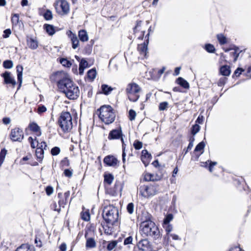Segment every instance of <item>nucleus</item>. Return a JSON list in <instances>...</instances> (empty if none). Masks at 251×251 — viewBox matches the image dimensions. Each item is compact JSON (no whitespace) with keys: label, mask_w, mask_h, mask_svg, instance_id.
I'll return each instance as SVG.
<instances>
[{"label":"nucleus","mask_w":251,"mask_h":251,"mask_svg":"<svg viewBox=\"0 0 251 251\" xmlns=\"http://www.w3.org/2000/svg\"><path fill=\"white\" fill-rule=\"evenodd\" d=\"M28 127L31 131L33 132L36 136H40L41 134V130L40 126L35 122L30 123Z\"/></svg>","instance_id":"obj_15"},{"label":"nucleus","mask_w":251,"mask_h":251,"mask_svg":"<svg viewBox=\"0 0 251 251\" xmlns=\"http://www.w3.org/2000/svg\"><path fill=\"white\" fill-rule=\"evenodd\" d=\"M67 34L69 37L71 39L72 43V47L74 49H76L79 45V41L77 39L76 35L73 33L71 31L69 30L67 31Z\"/></svg>","instance_id":"obj_14"},{"label":"nucleus","mask_w":251,"mask_h":251,"mask_svg":"<svg viewBox=\"0 0 251 251\" xmlns=\"http://www.w3.org/2000/svg\"><path fill=\"white\" fill-rule=\"evenodd\" d=\"M151 158V155L150 154L147 150H143L142 151L141 159L145 166H147L149 163L148 159Z\"/></svg>","instance_id":"obj_18"},{"label":"nucleus","mask_w":251,"mask_h":251,"mask_svg":"<svg viewBox=\"0 0 251 251\" xmlns=\"http://www.w3.org/2000/svg\"><path fill=\"white\" fill-rule=\"evenodd\" d=\"M96 246L95 240L92 238L87 239L86 243V247L87 248H93Z\"/></svg>","instance_id":"obj_27"},{"label":"nucleus","mask_w":251,"mask_h":251,"mask_svg":"<svg viewBox=\"0 0 251 251\" xmlns=\"http://www.w3.org/2000/svg\"><path fill=\"white\" fill-rule=\"evenodd\" d=\"M58 123L64 132L70 131L73 127L72 118L69 112H62Z\"/></svg>","instance_id":"obj_6"},{"label":"nucleus","mask_w":251,"mask_h":251,"mask_svg":"<svg viewBox=\"0 0 251 251\" xmlns=\"http://www.w3.org/2000/svg\"><path fill=\"white\" fill-rule=\"evenodd\" d=\"M52 81L57 84L58 89L64 93L69 99H76L79 95L78 87L70 79L69 75L64 72H57L50 77Z\"/></svg>","instance_id":"obj_1"},{"label":"nucleus","mask_w":251,"mask_h":251,"mask_svg":"<svg viewBox=\"0 0 251 251\" xmlns=\"http://www.w3.org/2000/svg\"><path fill=\"white\" fill-rule=\"evenodd\" d=\"M10 138L12 141L21 142L24 138L23 130L19 128H15L11 130Z\"/></svg>","instance_id":"obj_9"},{"label":"nucleus","mask_w":251,"mask_h":251,"mask_svg":"<svg viewBox=\"0 0 251 251\" xmlns=\"http://www.w3.org/2000/svg\"><path fill=\"white\" fill-rule=\"evenodd\" d=\"M203 119H204V117H203V116L200 115L198 117V118H197L196 122L198 123V124H201L202 123V122H203Z\"/></svg>","instance_id":"obj_64"},{"label":"nucleus","mask_w":251,"mask_h":251,"mask_svg":"<svg viewBox=\"0 0 251 251\" xmlns=\"http://www.w3.org/2000/svg\"><path fill=\"white\" fill-rule=\"evenodd\" d=\"M7 151L6 149H3L0 152V167L3 164Z\"/></svg>","instance_id":"obj_32"},{"label":"nucleus","mask_w":251,"mask_h":251,"mask_svg":"<svg viewBox=\"0 0 251 251\" xmlns=\"http://www.w3.org/2000/svg\"><path fill=\"white\" fill-rule=\"evenodd\" d=\"M217 38L220 44L222 45H225L227 42V38L223 34H218Z\"/></svg>","instance_id":"obj_28"},{"label":"nucleus","mask_w":251,"mask_h":251,"mask_svg":"<svg viewBox=\"0 0 251 251\" xmlns=\"http://www.w3.org/2000/svg\"><path fill=\"white\" fill-rule=\"evenodd\" d=\"M27 44L28 47L32 50H35L38 47V41L32 38H30L27 40Z\"/></svg>","instance_id":"obj_19"},{"label":"nucleus","mask_w":251,"mask_h":251,"mask_svg":"<svg viewBox=\"0 0 251 251\" xmlns=\"http://www.w3.org/2000/svg\"><path fill=\"white\" fill-rule=\"evenodd\" d=\"M163 227L165 229L166 232L165 239L167 241H169L170 239V234L173 229V226L171 224H163Z\"/></svg>","instance_id":"obj_21"},{"label":"nucleus","mask_w":251,"mask_h":251,"mask_svg":"<svg viewBox=\"0 0 251 251\" xmlns=\"http://www.w3.org/2000/svg\"><path fill=\"white\" fill-rule=\"evenodd\" d=\"M108 138L109 140H114L121 138V140H122V139L123 138H122V132L121 128L119 129H113L111 130L108 135Z\"/></svg>","instance_id":"obj_11"},{"label":"nucleus","mask_w":251,"mask_h":251,"mask_svg":"<svg viewBox=\"0 0 251 251\" xmlns=\"http://www.w3.org/2000/svg\"><path fill=\"white\" fill-rule=\"evenodd\" d=\"M57 12L61 15H67L70 12V5L65 0H58L54 3Z\"/></svg>","instance_id":"obj_7"},{"label":"nucleus","mask_w":251,"mask_h":251,"mask_svg":"<svg viewBox=\"0 0 251 251\" xmlns=\"http://www.w3.org/2000/svg\"><path fill=\"white\" fill-rule=\"evenodd\" d=\"M104 163L107 165L112 167H116L119 163L118 160L113 156L108 155L106 156L103 160Z\"/></svg>","instance_id":"obj_13"},{"label":"nucleus","mask_w":251,"mask_h":251,"mask_svg":"<svg viewBox=\"0 0 251 251\" xmlns=\"http://www.w3.org/2000/svg\"><path fill=\"white\" fill-rule=\"evenodd\" d=\"M37 148L42 149L43 151L44 150H46V148H47V145L46 142H41L39 143L38 141H37Z\"/></svg>","instance_id":"obj_47"},{"label":"nucleus","mask_w":251,"mask_h":251,"mask_svg":"<svg viewBox=\"0 0 251 251\" xmlns=\"http://www.w3.org/2000/svg\"><path fill=\"white\" fill-rule=\"evenodd\" d=\"M64 174L66 176L71 177L73 175L72 170L70 169H65L64 171Z\"/></svg>","instance_id":"obj_55"},{"label":"nucleus","mask_w":251,"mask_h":251,"mask_svg":"<svg viewBox=\"0 0 251 251\" xmlns=\"http://www.w3.org/2000/svg\"><path fill=\"white\" fill-rule=\"evenodd\" d=\"M44 151L42 149L37 148L35 153L37 158V160L39 162L42 160L44 157Z\"/></svg>","instance_id":"obj_29"},{"label":"nucleus","mask_w":251,"mask_h":251,"mask_svg":"<svg viewBox=\"0 0 251 251\" xmlns=\"http://www.w3.org/2000/svg\"><path fill=\"white\" fill-rule=\"evenodd\" d=\"M61 163L63 166H69L70 162L67 158H65L62 161Z\"/></svg>","instance_id":"obj_60"},{"label":"nucleus","mask_w":251,"mask_h":251,"mask_svg":"<svg viewBox=\"0 0 251 251\" xmlns=\"http://www.w3.org/2000/svg\"><path fill=\"white\" fill-rule=\"evenodd\" d=\"M46 192L47 194L50 196L53 193V188L50 186H48L46 189Z\"/></svg>","instance_id":"obj_59"},{"label":"nucleus","mask_w":251,"mask_h":251,"mask_svg":"<svg viewBox=\"0 0 251 251\" xmlns=\"http://www.w3.org/2000/svg\"><path fill=\"white\" fill-rule=\"evenodd\" d=\"M123 188V184L122 182L117 181L114 185V190L112 193L113 196L117 195L120 194L121 195V192Z\"/></svg>","instance_id":"obj_16"},{"label":"nucleus","mask_w":251,"mask_h":251,"mask_svg":"<svg viewBox=\"0 0 251 251\" xmlns=\"http://www.w3.org/2000/svg\"><path fill=\"white\" fill-rule=\"evenodd\" d=\"M102 217L106 223L112 226L118 221L119 211L118 209L112 205H109L104 207Z\"/></svg>","instance_id":"obj_3"},{"label":"nucleus","mask_w":251,"mask_h":251,"mask_svg":"<svg viewBox=\"0 0 251 251\" xmlns=\"http://www.w3.org/2000/svg\"><path fill=\"white\" fill-rule=\"evenodd\" d=\"M133 240V238L131 236H129L127 238H126L124 240V245H127L128 244H130L132 243Z\"/></svg>","instance_id":"obj_56"},{"label":"nucleus","mask_w":251,"mask_h":251,"mask_svg":"<svg viewBox=\"0 0 251 251\" xmlns=\"http://www.w3.org/2000/svg\"><path fill=\"white\" fill-rule=\"evenodd\" d=\"M220 74L224 76H228L230 74V69L229 66L224 65L220 68Z\"/></svg>","instance_id":"obj_23"},{"label":"nucleus","mask_w":251,"mask_h":251,"mask_svg":"<svg viewBox=\"0 0 251 251\" xmlns=\"http://www.w3.org/2000/svg\"><path fill=\"white\" fill-rule=\"evenodd\" d=\"M240 51L238 48H235L234 50L230 53V55L234 57V61L235 62L239 56Z\"/></svg>","instance_id":"obj_35"},{"label":"nucleus","mask_w":251,"mask_h":251,"mask_svg":"<svg viewBox=\"0 0 251 251\" xmlns=\"http://www.w3.org/2000/svg\"><path fill=\"white\" fill-rule=\"evenodd\" d=\"M148 41L144 42L143 44L138 45V50L143 56L145 57L147 54Z\"/></svg>","instance_id":"obj_17"},{"label":"nucleus","mask_w":251,"mask_h":251,"mask_svg":"<svg viewBox=\"0 0 251 251\" xmlns=\"http://www.w3.org/2000/svg\"><path fill=\"white\" fill-rule=\"evenodd\" d=\"M226 77L221 78L218 82V86H222L223 85H224L226 83Z\"/></svg>","instance_id":"obj_57"},{"label":"nucleus","mask_w":251,"mask_h":251,"mask_svg":"<svg viewBox=\"0 0 251 251\" xmlns=\"http://www.w3.org/2000/svg\"><path fill=\"white\" fill-rule=\"evenodd\" d=\"M122 147H123V153H122V160L124 163L126 162V154L125 152V148H126V145L124 143V141L123 139H122Z\"/></svg>","instance_id":"obj_46"},{"label":"nucleus","mask_w":251,"mask_h":251,"mask_svg":"<svg viewBox=\"0 0 251 251\" xmlns=\"http://www.w3.org/2000/svg\"><path fill=\"white\" fill-rule=\"evenodd\" d=\"M51 208L53 209L54 211H56L59 212L60 211V208L58 206L57 203L56 202H53L52 204L51 205Z\"/></svg>","instance_id":"obj_58"},{"label":"nucleus","mask_w":251,"mask_h":251,"mask_svg":"<svg viewBox=\"0 0 251 251\" xmlns=\"http://www.w3.org/2000/svg\"><path fill=\"white\" fill-rule=\"evenodd\" d=\"M138 248L141 251H152V248L150 242L147 239L140 241L138 245Z\"/></svg>","instance_id":"obj_10"},{"label":"nucleus","mask_w":251,"mask_h":251,"mask_svg":"<svg viewBox=\"0 0 251 251\" xmlns=\"http://www.w3.org/2000/svg\"><path fill=\"white\" fill-rule=\"evenodd\" d=\"M205 49L207 52L210 53H213L215 50L214 46L210 44H206L205 46Z\"/></svg>","instance_id":"obj_39"},{"label":"nucleus","mask_w":251,"mask_h":251,"mask_svg":"<svg viewBox=\"0 0 251 251\" xmlns=\"http://www.w3.org/2000/svg\"><path fill=\"white\" fill-rule=\"evenodd\" d=\"M141 91V87L137 84L133 82L128 84L126 89V94L128 100L132 102L138 100Z\"/></svg>","instance_id":"obj_5"},{"label":"nucleus","mask_w":251,"mask_h":251,"mask_svg":"<svg viewBox=\"0 0 251 251\" xmlns=\"http://www.w3.org/2000/svg\"><path fill=\"white\" fill-rule=\"evenodd\" d=\"M97 73L96 71L94 69H92L90 70L87 72V76L89 79H90L91 81L93 80L96 76Z\"/></svg>","instance_id":"obj_30"},{"label":"nucleus","mask_w":251,"mask_h":251,"mask_svg":"<svg viewBox=\"0 0 251 251\" xmlns=\"http://www.w3.org/2000/svg\"><path fill=\"white\" fill-rule=\"evenodd\" d=\"M142 143L138 140L135 141L133 146L136 150H140L142 148Z\"/></svg>","instance_id":"obj_48"},{"label":"nucleus","mask_w":251,"mask_h":251,"mask_svg":"<svg viewBox=\"0 0 251 251\" xmlns=\"http://www.w3.org/2000/svg\"><path fill=\"white\" fill-rule=\"evenodd\" d=\"M127 211L130 214H131L134 211V204L132 202L129 203L127 205Z\"/></svg>","instance_id":"obj_49"},{"label":"nucleus","mask_w":251,"mask_h":251,"mask_svg":"<svg viewBox=\"0 0 251 251\" xmlns=\"http://www.w3.org/2000/svg\"><path fill=\"white\" fill-rule=\"evenodd\" d=\"M3 66L5 69H11L13 67V63L11 60H7L3 62Z\"/></svg>","instance_id":"obj_36"},{"label":"nucleus","mask_w":251,"mask_h":251,"mask_svg":"<svg viewBox=\"0 0 251 251\" xmlns=\"http://www.w3.org/2000/svg\"><path fill=\"white\" fill-rule=\"evenodd\" d=\"M200 126L198 124H195L194 125L192 128V134L193 135L196 134L200 130Z\"/></svg>","instance_id":"obj_45"},{"label":"nucleus","mask_w":251,"mask_h":251,"mask_svg":"<svg viewBox=\"0 0 251 251\" xmlns=\"http://www.w3.org/2000/svg\"><path fill=\"white\" fill-rule=\"evenodd\" d=\"M168 105V103L166 101L161 102L159 104V109L161 111L164 110L167 108Z\"/></svg>","instance_id":"obj_51"},{"label":"nucleus","mask_w":251,"mask_h":251,"mask_svg":"<svg viewBox=\"0 0 251 251\" xmlns=\"http://www.w3.org/2000/svg\"><path fill=\"white\" fill-rule=\"evenodd\" d=\"M151 217L147 212L142 214L141 217L142 222L140 226V230L142 234L157 239L159 237L160 232L155 223L151 220Z\"/></svg>","instance_id":"obj_2"},{"label":"nucleus","mask_w":251,"mask_h":251,"mask_svg":"<svg viewBox=\"0 0 251 251\" xmlns=\"http://www.w3.org/2000/svg\"><path fill=\"white\" fill-rule=\"evenodd\" d=\"M117 245L116 241H112L108 243L107 246V249L108 251H112Z\"/></svg>","instance_id":"obj_41"},{"label":"nucleus","mask_w":251,"mask_h":251,"mask_svg":"<svg viewBox=\"0 0 251 251\" xmlns=\"http://www.w3.org/2000/svg\"><path fill=\"white\" fill-rule=\"evenodd\" d=\"M60 151L59 148L55 147L51 149V153L52 155H57L59 153Z\"/></svg>","instance_id":"obj_52"},{"label":"nucleus","mask_w":251,"mask_h":251,"mask_svg":"<svg viewBox=\"0 0 251 251\" xmlns=\"http://www.w3.org/2000/svg\"><path fill=\"white\" fill-rule=\"evenodd\" d=\"M19 19V15L17 14H14L11 18V21L13 24L16 25L18 22Z\"/></svg>","instance_id":"obj_50"},{"label":"nucleus","mask_w":251,"mask_h":251,"mask_svg":"<svg viewBox=\"0 0 251 251\" xmlns=\"http://www.w3.org/2000/svg\"><path fill=\"white\" fill-rule=\"evenodd\" d=\"M176 82L177 84L183 87L184 88L188 89L189 88V83L182 77H178L176 80Z\"/></svg>","instance_id":"obj_25"},{"label":"nucleus","mask_w":251,"mask_h":251,"mask_svg":"<svg viewBox=\"0 0 251 251\" xmlns=\"http://www.w3.org/2000/svg\"><path fill=\"white\" fill-rule=\"evenodd\" d=\"M157 193V189L155 186L142 185L139 188V194L144 198H148L154 196Z\"/></svg>","instance_id":"obj_8"},{"label":"nucleus","mask_w":251,"mask_h":251,"mask_svg":"<svg viewBox=\"0 0 251 251\" xmlns=\"http://www.w3.org/2000/svg\"><path fill=\"white\" fill-rule=\"evenodd\" d=\"M79 39L82 42H86L88 40V35L86 30H81L78 32Z\"/></svg>","instance_id":"obj_24"},{"label":"nucleus","mask_w":251,"mask_h":251,"mask_svg":"<svg viewBox=\"0 0 251 251\" xmlns=\"http://www.w3.org/2000/svg\"><path fill=\"white\" fill-rule=\"evenodd\" d=\"M2 122L4 125H8L10 123L11 119L8 117H4L2 119Z\"/></svg>","instance_id":"obj_61"},{"label":"nucleus","mask_w":251,"mask_h":251,"mask_svg":"<svg viewBox=\"0 0 251 251\" xmlns=\"http://www.w3.org/2000/svg\"><path fill=\"white\" fill-rule=\"evenodd\" d=\"M79 67L86 68L88 67V62L84 59H82L79 63Z\"/></svg>","instance_id":"obj_53"},{"label":"nucleus","mask_w":251,"mask_h":251,"mask_svg":"<svg viewBox=\"0 0 251 251\" xmlns=\"http://www.w3.org/2000/svg\"><path fill=\"white\" fill-rule=\"evenodd\" d=\"M15 251H35V250L33 246L28 244H23L18 247Z\"/></svg>","instance_id":"obj_20"},{"label":"nucleus","mask_w":251,"mask_h":251,"mask_svg":"<svg viewBox=\"0 0 251 251\" xmlns=\"http://www.w3.org/2000/svg\"><path fill=\"white\" fill-rule=\"evenodd\" d=\"M243 70L241 68H237L234 72V75L236 76H239Z\"/></svg>","instance_id":"obj_63"},{"label":"nucleus","mask_w":251,"mask_h":251,"mask_svg":"<svg viewBox=\"0 0 251 251\" xmlns=\"http://www.w3.org/2000/svg\"><path fill=\"white\" fill-rule=\"evenodd\" d=\"M101 89L103 93L105 95H108L112 90L113 88L106 84L101 85Z\"/></svg>","instance_id":"obj_31"},{"label":"nucleus","mask_w":251,"mask_h":251,"mask_svg":"<svg viewBox=\"0 0 251 251\" xmlns=\"http://www.w3.org/2000/svg\"><path fill=\"white\" fill-rule=\"evenodd\" d=\"M136 116V112L132 109H130L129 111V113H128L129 119L132 121L135 120Z\"/></svg>","instance_id":"obj_44"},{"label":"nucleus","mask_w":251,"mask_h":251,"mask_svg":"<svg viewBox=\"0 0 251 251\" xmlns=\"http://www.w3.org/2000/svg\"><path fill=\"white\" fill-rule=\"evenodd\" d=\"M173 215L172 214H168L163 220V224H169V223L173 220Z\"/></svg>","instance_id":"obj_40"},{"label":"nucleus","mask_w":251,"mask_h":251,"mask_svg":"<svg viewBox=\"0 0 251 251\" xmlns=\"http://www.w3.org/2000/svg\"><path fill=\"white\" fill-rule=\"evenodd\" d=\"M11 34V31L10 29H6L4 30L3 37L4 38H7L9 37L10 35Z\"/></svg>","instance_id":"obj_54"},{"label":"nucleus","mask_w":251,"mask_h":251,"mask_svg":"<svg viewBox=\"0 0 251 251\" xmlns=\"http://www.w3.org/2000/svg\"><path fill=\"white\" fill-rule=\"evenodd\" d=\"M44 28L46 29V32L50 35H52L55 33V29L53 25H44Z\"/></svg>","instance_id":"obj_26"},{"label":"nucleus","mask_w":251,"mask_h":251,"mask_svg":"<svg viewBox=\"0 0 251 251\" xmlns=\"http://www.w3.org/2000/svg\"><path fill=\"white\" fill-rule=\"evenodd\" d=\"M81 218L85 221H88L90 220V216L89 211H83L81 213Z\"/></svg>","instance_id":"obj_37"},{"label":"nucleus","mask_w":251,"mask_h":251,"mask_svg":"<svg viewBox=\"0 0 251 251\" xmlns=\"http://www.w3.org/2000/svg\"><path fill=\"white\" fill-rule=\"evenodd\" d=\"M47 110V107L42 104H40L38 106V108L36 110V112L39 115H41L42 113L46 112Z\"/></svg>","instance_id":"obj_34"},{"label":"nucleus","mask_w":251,"mask_h":251,"mask_svg":"<svg viewBox=\"0 0 251 251\" xmlns=\"http://www.w3.org/2000/svg\"><path fill=\"white\" fill-rule=\"evenodd\" d=\"M44 17L47 20H50L52 19V14L50 10H47L44 14Z\"/></svg>","instance_id":"obj_42"},{"label":"nucleus","mask_w":251,"mask_h":251,"mask_svg":"<svg viewBox=\"0 0 251 251\" xmlns=\"http://www.w3.org/2000/svg\"><path fill=\"white\" fill-rule=\"evenodd\" d=\"M16 69L17 73V79L19 82V87H20L22 83L23 67L21 65H18L16 67Z\"/></svg>","instance_id":"obj_22"},{"label":"nucleus","mask_w":251,"mask_h":251,"mask_svg":"<svg viewBox=\"0 0 251 251\" xmlns=\"http://www.w3.org/2000/svg\"><path fill=\"white\" fill-rule=\"evenodd\" d=\"M99 118L106 125L112 123L115 119V114L113 109L110 105H103L99 110Z\"/></svg>","instance_id":"obj_4"},{"label":"nucleus","mask_w":251,"mask_h":251,"mask_svg":"<svg viewBox=\"0 0 251 251\" xmlns=\"http://www.w3.org/2000/svg\"><path fill=\"white\" fill-rule=\"evenodd\" d=\"M60 62L63 66L69 68L72 65L71 62L66 58L60 59Z\"/></svg>","instance_id":"obj_38"},{"label":"nucleus","mask_w":251,"mask_h":251,"mask_svg":"<svg viewBox=\"0 0 251 251\" xmlns=\"http://www.w3.org/2000/svg\"><path fill=\"white\" fill-rule=\"evenodd\" d=\"M104 177V182L108 184H111L114 180V176L111 174L105 175Z\"/></svg>","instance_id":"obj_33"},{"label":"nucleus","mask_w":251,"mask_h":251,"mask_svg":"<svg viewBox=\"0 0 251 251\" xmlns=\"http://www.w3.org/2000/svg\"><path fill=\"white\" fill-rule=\"evenodd\" d=\"M59 207L61 208V207H64L66 204V201L64 200H60L58 201Z\"/></svg>","instance_id":"obj_62"},{"label":"nucleus","mask_w":251,"mask_h":251,"mask_svg":"<svg viewBox=\"0 0 251 251\" xmlns=\"http://www.w3.org/2000/svg\"><path fill=\"white\" fill-rule=\"evenodd\" d=\"M1 76L4 78V83L6 84H11L13 86H15L16 84V82L14 78L11 76L10 72H5L1 75Z\"/></svg>","instance_id":"obj_12"},{"label":"nucleus","mask_w":251,"mask_h":251,"mask_svg":"<svg viewBox=\"0 0 251 251\" xmlns=\"http://www.w3.org/2000/svg\"><path fill=\"white\" fill-rule=\"evenodd\" d=\"M204 147V143L203 142H201L196 147L195 149V151L197 152L203 151Z\"/></svg>","instance_id":"obj_43"}]
</instances>
